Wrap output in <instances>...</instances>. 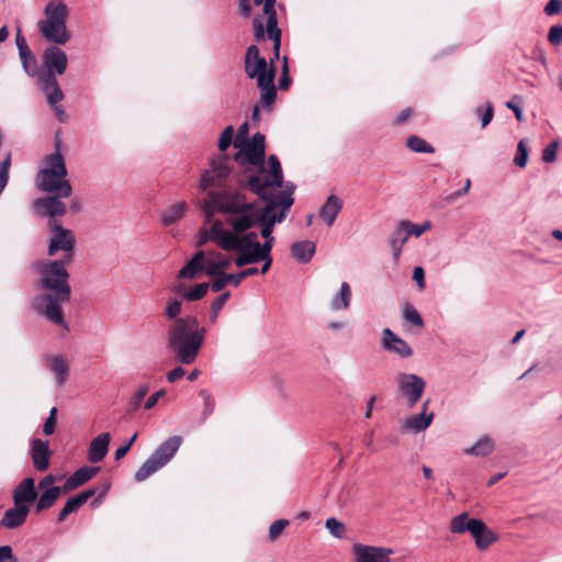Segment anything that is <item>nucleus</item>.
<instances>
[{
	"label": "nucleus",
	"mask_w": 562,
	"mask_h": 562,
	"mask_svg": "<svg viewBox=\"0 0 562 562\" xmlns=\"http://www.w3.org/2000/svg\"><path fill=\"white\" fill-rule=\"evenodd\" d=\"M268 161L272 181L265 175L250 177L246 181V186L266 202L263 207L247 198L241 180L236 189L209 192L200 203L205 226L200 228L199 246L212 241L222 249L221 241L227 234L240 239L251 233L249 229L260 225V235L266 239L263 244L273 248V227L286 217L294 202L295 187L292 183L283 187V172L276 155H270Z\"/></svg>",
	"instance_id": "nucleus-1"
},
{
	"label": "nucleus",
	"mask_w": 562,
	"mask_h": 562,
	"mask_svg": "<svg viewBox=\"0 0 562 562\" xmlns=\"http://www.w3.org/2000/svg\"><path fill=\"white\" fill-rule=\"evenodd\" d=\"M61 260H41L34 268L42 293L32 300L33 311L53 325L68 329L63 306L70 301L71 288L66 266Z\"/></svg>",
	"instance_id": "nucleus-2"
},
{
	"label": "nucleus",
	"mask_w": 562,
	"mask_h": 562,
	"mask_svg": "<svg viewBox=\"0 0 562 562\" xmlns=\"http://www.w3.org/2000/svg\"><path fill=\"white\" fill-rule=\"evenodd\" d=\"M206 329L199 326L194 316L178 317L168 327L167 347L178 361L191 364L199 356Z\"/></svg>",
	"instance_id": "nucleus-3"
},
{
	"label": "nucleus",
	"mask_w": 562,
	"mask_h": 562,
	"mask_svg": "<svg viewBox=\"0 0 562 562\" xmlns=\"http://www.w3.org/2000/svg\"><path fill=\"white\" fill-rule=\"evenodd\" d=\"M221 243L222 250L226 252H236V257L234 258L236 267L240 268L257 262H263L259 272L261 274H266L269 271L272 265L271 245L261 244L258 240L257 233H249L240 239L227 234Z\"/></svg>",
	"instance_id": "nucleus-4"
},
{
	"label": "nucleus",
	"mask_w": 562,
	"mask_h": 562,
	"mask_svg": "<svg viewBox=\"0 0 562 562\" xmlns=\"http://www.w3.org/2000/svg\"><path fill=\"white\" fill-rule=\"evenodd\" d=\"M35 186L40 192L70 196L72 187L68 180V170L65 158L60 153L59 144L56 150L47 155L35 177Z\"/></svg>",
	"instance_id": "nucleus-5"
},
{
	"label": "nucleus",
	"mask_w": 562,
	"mask_h": 562,
	"mask_svg": "<svg viewBox=\"0 0 562 562\" xmlns=\"http://www.w3.org/2000/svg\"><path fill=\"white\" fill-rule=\"evenodd\" d=\"M45 20L38 23V27L43 36L55 44L64 45L70 34L66 26V20L69 11L67 5L61 1H50L44 9Z\"/></svg>",
	"instance_id": "nucleus-6"
},
{
	"label": "nucleus",
	"mask_w": 562,
	"mask_h": 562,
	"mask_svg": "<svg viewBox=\"0 0 562 562\" xmlns=\"http://www.w3.org/2000/svg\"><path fill=\"white\" fill-rule=\"evenodd\" d=\"M182 443L180 436H172L161 442L150 457L136 471L134 480L144 482L157 471L167 465L178 452Z\"/></svg>",
	"instance_id": "nucleus-7"
},
{
	"label": "nucleus",
	"mask_w": 562,
	"mask_h": 562,
	"mask_svg": "<svg viewBox=\"0 0 562 562\" xmlns=\"http://www.w3.org/2000/svg\"><path fill=\"white\" fill-rule=\"evenodd\" d=\"M256 5L263 4V15H266V26L263 16L258 15L254 19V36L260 41L267 35L273 42V54L279 58L281 46V30L278 27L277 12L274 9L276 0H254Z\"/></svg>",
	"instance_id": "nucleus-8"
},
{
	"label": "nucleus",
	"mask_w": 562,
	"mask_h": 562,
	"mask_svg": "<svg viewBox=\"0 0 562 562\" xmlns=\"http://www.w3.org/2000/svg\"><path fill=\"white\" fill-rule=\"evenodd\" d=\"M238 148V151L235 155V161L239 165H251L255 167H259L260 171L256 176L265 175L267 176L269 181H272L271 177V168L266 170L263 168L265 162V135L261 133H256L252 135L251 139H245L244 143H240L239 146H235ZM268 167H270L268 165ZM252 175L251 177H254Z\"/></svg>",
	"instance_id": "nucleus-9"
},
{
	"label": "nucleus",
	"mask_w": 562,
	"mask_h": 562,
	"mask_svg": "<svg viewBox=\"0 0 562 562\" xmlns=\"http://www.w3.org/2000/svg\"><path fill=\"white\" fill-rule=\"evenodd\" d=\"M395 384L397 398L408 408H413L422 400L426 389V381L415 373H397Z\"/></svg>",
	"instance_id": "nucleus-10"
},
{
	"label": "nucleus",
	"mask_w": 562,
	"mask_h": 562,
	"mask_svg": "<svg viewBox=\"0 0 562 562\" xmlns=\"http://www.w3.org/2000/svg\"><path fill=\"white\" fill-rule=\"evenodd\" d=\"M49 244L47 254L54 256L57 252H64L65 257L61 261L69 262L72 260V252L76 245L75 234L61 226L56 220L48 221Z\"/></svg>",
	"instance_id": "nucleus-11"
},
{
	"label": "nucleus",
	"mask_w": 562,
	"mask_h": 562,
	"mask_svg": "<svg viewBox=\"0 0 562 562\" xmlns=\"http://www.w3.org/2000/svg\"><path fill=\"white\" fill-rule=\"evenodd\" d=\"M274 59L277 58H272L268 65L266 58L260 56L259 48L250 45L245 55V72L250 79H256L257 86L263 85V81L270 82L276 77Z\"/></svg>",
	"instance_id": "nucleus-12"
},
{
	"label": "nucleus",
	"mask_w": 562,
	"mask_h": 562,
	"mask_svg": "<svg viewBox=\"0 0 562 562\" xmlns=\"http://www.w3.org/2000/svg\"><path fill=\"white\" fill-rule=\"evenodd\" d=\"M231 172V158L221 154L211 160L210 169H206L200 180V188L206 190L210 187L220 184Z\"/></svg>",
	"instance_id": "nucleus-13"
},
{
	"label": "nucleus",
	"mask_w": 562,
	"mask_h": 562,
	"mask_svg": "<svg viewBox=\"0 0 562 562\" xmlns=\"http://www.w3.org/2000/svg\"><path fill=\"white\" fill-rule=\"evenodd\" d=\"M68 196H59L58 194H49L47 196L37 198L33 201L32 206L38 216H46L55 220L57 216H64L67 213V206L61 199Z\"/></svg>",
	"instance_id": "nucleus-14"
},
{
	"label": "nucleus",
	"mask_w": 562,
	"mask_h": 562,
	"mask_svg": "<svg viewBox=\"0 0 562 562\" xmlns=\"http://www.w3.org/2000/svg\"><path fill=\"white\" fill-rule=\"evenodd\" d=\"M429 403V400L425 401L420 413L409 415L401 423L403 432L417 435L429 428L435 418V413L428 411Z\"/></svg>",
	"instance_id": "nucleus-15"
},
{
	"label": "nucleus",
	"mask_w": 562,
	"mask_h": 562,
	"mask_svg": "<svg viewBox=\"0 0 562 562\" xmlns=\"http://www.w3.org/2000/svg\"><path fill=\"white\" fill-rule=\"evenodd\" d=\"M351 550L356 562H389L393 554V550L390 548L362 543H353Z\"/></svg>",
	"instance_id": "nucleus-16"
},
{
	"label": "nucleus",
	"mask_w": 562,
	"mask_h": 562,
	"mask_svg": "<svg viewBox=\"0 0 562 562\" xmlns=\"http://www.w3.org/2000/svg\"><path fill=\"white\" fill-rule=\"evenodd\" d=\"M45 368L54 375L55 383L63 386L69 379L70 362L63 355H49L44 358Z\"/></svg>",
	"instance_id": "nucleus-17"
},
{
	"label": "nucleus",
	"mask_w": 562,
	"mask_h": 562,
	"mask_svg": "<svg viewBox=\"0 0 562 562\" xmlns=\"http://www.w3.org/2000/svg\"><path fill=\"white\" fill-rule=\"evenodd\" d=\"M381 347L400 358H409L413 355L411 346L390 328L382 330Z\"/></svg>",
	"instance_id": "nucleus-18"
},
{
	"label": "nucleus",
	"mask_w": 562,
	"mask_h": 562,
	"mask_svg": "<svg viewBox=\"0 0 562 562\" xmlns=\"http://www.w3.org/2000/svg\"><path fill=\"white\" fill-rule=\"evenodd\" d=\"M67 55L57 46H49L43 53L45 74L63 75L67 69Z\"/></svg>",
	"instance_id": "nucleus-19"
},
{
	"label": "nucleus",
	"mask_w": 562,
	"mask_h": 562,
	"mask_svg": "<svg viewBox=\"0 0 562 562\" xmlns=\"http://www.w3.org/2000/svg\"><path fill=\"white\" fill-rule=\"evenodd\" d=\"M471 536L475 541L479 550L487 549L492 543L497 540V536L492 531L484 521L480 519H471Z\"/></svg>",
	"instance_id": "nucleus-20"
},
{
	"label": "nucleus",
	"mask_w": 562,
	"mask_h": 562,
	"mask_svg": "<svg viewBox=\"0 0 562 562\" xmlns=\"http://www.w3.org/2000/svg\"><path fill=\"white\" fill-rule=\"evenodd\" d=\"M50 450L48 441L34 439L31 442V458L35 470L43 472L49 467Z\"/></svg>",
	"instance_id": "nucleus-21"
},
{
	"label": "nucleus",
	"mask_w": 562,
	"mask_h": 562,
	"mask_svg": "<svg viewBox=\"0 0 562 562\" xmlns=\"http://www.w3.org/2000/svg\"><path fill=\"white\" fill-rule=\"evenodd\" d=\"M205 273L207 276H216L228 269L234 259L225 254L216 250L205 251Z\"/></svg>",
	"instance_id": "nucleus-22"
},
{
	"label": "nucleus",
	"mask_w": 562,
	"mask_h": 562,
	"mask_svg": "<svg viewBox=\"0 0 562 562\" xmlns=\"http://www.w3.org/2000/svg\"><path fill=\"white\" fill-rule=\"evenodd\" d=\"M38 81L49 105L59 103L64 99V93L54 74H43Z\"/></svg>",
	"instance_id": "nucleus-23"
},
{
	"label": "nucleus",
	"mask_w": 562,
	"mask_h": 562,
	"mask_svg": "<svg viewBox=\"0 0 562 562\" xmlns=\"http://www.w3.org/2000/svg\"><path fill=\"white\" fill-rule=\"evenodd\" d=\"M110 441L111 435L109 432H102L94 437L88 448V460L91 463L102 461L108 454Z\"/></svg>",
	"instance_id": "nucleus-24"
},
{
	"label": "nucleus",
	"mask_w": 562,
	"mask_h": 562,
	"mask_svg": "<svg viewBox=\"0 0 562 562\" xmlns=\"http://www.w3.org/2000/svg\"><path fill=\"white\" fill-rule=\"evenodd\" d=\"M37 497L35 483L32 477L24 479L13 492V501L15 505H26L33 503Z\"/></svg>",
	"instance_id": "nucleus-25"
},
{
	"label": "nucleus",
	"mask_w": 562,
	"mask_h": 562,
	"mask_svg": "<svg viewBox=\"0 0 562 562\" xmlns=\"http://www.w3.org/2000/svg\"><path fill=\"white\" fill-rule=\"evenodd\" d=\"M205 251L199 250L194 256L180 269L178 278L195 279L201 272L205 271Z\"/></svg>",
	"instance_id": "nucleus-26"
},
{
	"label": "nucleus",
	"mask_w": 562,
	"mask_h": 562,
	"mask_svg": "<svg viewBox=\"0 0 562 562\" xmlns=\"http://www.w3.org/2000/svg\"><path fill=\"white\" fill-rule=\"evenodd\" d=\"M342 206V200L336 194H330L319 209V217L330 227L335 223Z\"/></svg>",
	"instance_id": "nucleus-27"
},
{
	"label": "nucleus",
	"mask_w": 562,
	"mask_h": 562,
	"mask_svg": "<svg viewBox=\"0 0 562 562\" xmlns=\"http://www.w3.org/2000/svg\"><path fill=\"white\" fill-rule=\"evenodd\" d=\"M100 471L99 467H82L71 474L63 486L64 492L72 491L91 480Z\"/></svg>",
	"instance_id": "nucleus-28"
},
{
	"label": "nucleus",
	"mask_w": 562,
	"mask_h": 562,
	"mask_svg": "<svg viewBox=\"0 0 562 562\" xmlns=\"http://www.w3.org/2000/svg\"><path fill=\"white\" fill-rule=\"evenodd\" d=\"M30 509L26 505H14V507L5 510L1 525L9 529L20 527L26 520Z\"/></svg>",
	"instance_id": "nucleus-29"
},
{
	"label": "nucleus",
	"mask_w": 562,
	"mask_h": 562,
	"mask_svg": "<svg viewBox=\"0 0 562 562\" xmlns=\"http://www.w3.org/2000/svg\"><path fill=\"white\" fill-rule=\"evenodd\" d=\"M188 210V204L184 201L177 202L165 207L159 213L160 223L162 226L168 227L180 221Z\"/></svg>",
	"instance_id": "nucleus-30"
},
{
	"label": "nucleus",
	"mask_w": 562,
	"mask_h": 562,
	"mask_svg": "<svg viewBox=\"0 0 562 562\" xmlns=\"http://www.w3.org/2000/svg\"><path fill=\"white\" fill-rule=\"evenodd\" d=\"M95 494L94 488H89L82 491L74 497H70L65 503L64 507L60 509L58 514V520L63 521L65 518L71 513L77 512L89 498H91Z\"/></svg>",
	"instance_id": "nucleus-31"
},
{
	"label": "nucleus",
	"mask_w": 562,
	"mask_h": 562,
	"mask_svg": "<svg viewBox=\"0 0 562 562\" xmlns=\"http://www.w3.org/2000/svg\"><path fill=\"white\" fill-rule=\"evenodd\" d=\"M352 299L351 288L348 282L340 284L339 291L333 295L329 307L334 312L345 311L350 307Z\"/></svg>",
	"instance_id": "nucleus-32"
},
{
	"label": "nucleus",
	"mask_w": 562,
	"mask_h": 562,
	"mask_svg": "<svg viewBox=\"0 0 562 562\" xmlns=\"http://www.w3.org/2000/svg\"><path fill=\"white\" fill-rule=\"evenodd\" d=\"M315 251L316 245L311 240L296 241L291 246V255L300 263L310 262Z\"/></svg>",
	"instance_id": "nucleus-33"
},
{
	"label": "nucleus",
	"mask_w": 562,
	"mask_h": 562,
	"mask_svg": "<svg viewBox=\"0 0 562 562\" xmlns=\"http://www.w3.org/2000/svg\"><path fill=\"white\" fill-rule=\"evenodd\" d=\"M210 289V283L202 282L192 288H187L183 284H177L173 291L181 295L187 301H198L204 297Z\"/></svg>",
	"instance_id": "nucleus-34"
},
{
	"label": "nucleus",
	"mask_w": 562,
	"mask_h": 562,
	"mask_svg": "<svg viewBox=\"0 0 562 562\" xmlns=\"http://www.w3.org/2000/svg\"><path fill=\"white\" fill-rule=\"evenodd\" d=\"M495 449V442L490 436L480 437L471 447L464 449V454L484 458Z\"/></svg>",
	"instance_id": "nucleus-35"
},
{
	"label": "nucleus",
	"mask_w": 562,
	"mask_h": 562,
	"mask_svg": "<svg viewBox=\"0 0 562 562\" xmlns=\"http://www.w3.org/2000/svg\"><path fill=\"white\" fill-rule=\"evenodd\" d=\"M64 491V488L59 486H53L44 490V492L41 494L37 503H36V510L42 512L44 509L49 508L55 501L59 497L60 493Z\"/></svg>",
	"instance_id": "nucleus-36"
},
{
	"label": "nucleus",
	"mask_w": 562,
	"mask_h": 562,
	"mask_svg": "<svg viewBox=\"0 0 562 562\" xmlns=\"http://www.w3.org/2000/svg\"><path fill=\"white\" fill-rule=\"evenodd\" d=\"M471 519L469 518L468 513H462L456 517H453L450 521L449 529L452 533H463L465 531H471Z\"/></svg>",
	"instance_id": "nucleus-37"
},
{
	"label": "nucleus",
	"mask_w": 562,
	"mask_h": 562,
	"mask_svg": "<svg viewBox=\"0 0 562 562\" xmlns=\"http://www.w3.org/2000/svg\"><path fill=\"white\" fill-rule=\"evenodd\" d=\"M260 89V101L262 105L270 106L277 97V90L274 87V78H271L270 82H265L261 86H257Z\"/></svg>",
	"instance_id": "nucleus-38"
},
{
	"label": "nucleus",
	"mask_w": 562,
	"mask_h": 562,
	"mask_svg": "<svg viewBox=\"0 0 562 562\" xmlns=\"http://www.w3.org/2000/svg\"><path fill=\"white\" fill-rule=\"evenodd\" d=\"M406 146L414 153L432 154L435 151L429 143L416 135L407 138Z\"/></svg>",
	"instance_id": "nucleus-39"
},
{
	"label": "nucleus",
	"mask_w": 562,
	"mask_h": 562,
	"mask_svg": "<svg viewBox=\"0 0 562 562\" xmlns=\"http://www.w3.org/2000/svg\"><path fill=\"white\" fill-rule=\"evenodd\" d=\"M325 528L336 539H345L347 529L344 522L339 521L335 517H329L325 521Z\"/></svg>",
	"instance_id": "nucleus-40"
},
{
	"label": "nucleus",
	"mask_w": 562,
	"mask_h": 562,
	"mask_svg": "<svg viewBox=\"0 0 562 562\" xmlns=\"http://www.w3.org/2000/svg\"><path fill=\"white\" fill-rule=\"evenodd\" d=\"M408 234V236H414L416 238L420 237L425 232L429 231L431 228V222L425 221L422 224H415L408 220L401 221Z\"/></svg>",
	"instance_id": "nucleus-41"
},
{
	"label": "nucleus",
	"mask_w": 562,
	"mask_h": 562,
	"mask_svg": "<svg viewBox=\"0 0 562 562\" xmlns=\"http://www.w3.org/2000/svg\"><path fill=\"white\" fill-rule=\"evenodd\" d=\"M402 317L405 322L416 327H423L424 321L419 312L412 305L406 304L402 311Z\"/></svg>",
	"instance_id": "nucleus-42"
},
{
	"label": "nucleus",
	"mask_w": 562,
	"mask_h": 562,
	"mask_svg": "<svg viewBox=\"0 0 562 562\" xmlns=\"http://www.w3.org/2000/svg\"><path fill=\"white\" fill-rule=\"evenodd\" d=\"M12 162L11 153H7L4 159L0 162V195L8 186L10 178V168Z\"/></svg>",
	"instance_id": "nucleus-43"
},
{
	"label": "nucleus",
	"mask_w": 562,
	"mask_h": 562,
	"mask_svg": "<svg viewBox=\"0 0 562 562\" xmlns=\"http://www.w3.org/2000/svg\"><path fill=\"white\" fill-rule=\"evenodd\" d=\"M409 236L403 225L402 222H398V224L395 226L393 232L391 233L389 237V244L403 246L407 243Z\"/></svg>",
	"instance_id": "nucleus-44"
},
{
	"label": "nucleus",
	"mask_w": 562,
	"mask_h": 562,
	"mask_svg": "<svg viewBox=\"0 0 562 562\" xmlns=\"http://www.w3.org/2000/svg\"><path fill=\"white\" fill-rule=\"evenodd\" d=\"M229 296L228 292H225L217 296L213 302L211 303V315H210V323L215 324L217 321V316L224 304L226 303L227 299Z\"/></svg>",
	"instance_id": "nucleus-45"
},
{
	"label": "nucleus",
	"mask_w": 562,
	"mask_h": 562,
	"mask_svg": "<svg viewBox=\"0 0 562 562\" xmlns=\"http://www.w3.org/2000/svg\"><path fill=\"white\" fill-rule=\"evenodd\" d=\"M290 525L288 519H278L273 521L269 527L268 539L273 542L278 539V537L284 531V529Z\"/></svg>",
	"instance_id": "nucleus-46"
},
{
	"label": "nucleus",
	"mask_w": 562,
	"mask_h": 562,
	"mask_svg": "<svg viewBox=\"0 0 562 562\" xmlns=\"http://www.w3.org/2000/svg\"><path fill=\"white\" fill-rule=\"evenodd\" d=\"M475 114L481 119V126L484 128L486 127L493 120L494 116V109L492 103L487 102L483 108H476Z\"/></svg>",
	"instance_id": "nucleus-47"
},
{
	"label": "nucleus",
	"mask_w": 562,
	"mask_h": 562,
	"mask_svg": "<svg viewBox=\"0 0 562 562\" xmlns=\"http://www.w3.org/2000/svg\"><path fill=\"white\" fill-rule=\"evenodd\" d=\"M233 134H234V128L232 125L226 126L224 128V131L222 132V134L218 138V144H217L218 149L222 153L225 151L231 146L232 143L234 144Z\"/></svg>",
	"instance_id": "nucleus-48"
},
{
	"label": "nucleus",
	"mask_w": 562,
	"mask_h": 562,
	"mask_svg": "<svg viewBox=\"0 0 562 562\" xmlns=\"http://www.w3.org/2000/svg\"><path fill=\"white\" fill-rule=\"evenodd\" d=\"M182 311V303L179 300H169L165 306V316L169 319H173L180 315Z\"/></svg>",
	"instance_id": "nucleus-49"
},
{
	"label": "nucleus",
	"mask_w": 562,
	"mask_h": 562,
	"mask_svg": "<svg viewBox=\"0 0 562 562\" xmlns=\"http://www.w3.org/2000/svg\"><path fill=\"white\" fill-rule=\"evenodd\" d=\"M259 273V269L256 268V267H250V268H247V269H244L241 270L240 272L238 273H229V277L228 279H231V283L234 284L235 286L239 285V283L245 279V278H248V277H251V276H255Z\"/></svg>",
	"instance_id": "nucleus-50"
},
{
	"label": "nucleus",
	"mask_w": 562,
	"mask_h": 562,
	"mask_svg": "<svg viewBox=\"0 0 562 562\" xmlns=\"http://www.w3.org/2000/svg\"><path fill=\"white\" fill-rule=\"evenodd\" d=\"M528 161V150L525 146V140L521 139L517 145V153L514 162L519 168H525Z\"/></svg>",
	"instance_id": "nucleus-51"
},
{
	"label": "nucleus",
	"mask_w": 562,
	"mask_h": 562,
	"mask_svg": "<svg viewBox=\"0 0 562 562\" xmlns=\"http://www.w3.org/2000/svg\"><path fill=\"white\" fill-rule=\"evenodd\" d=\"M148 390H149V387H148L147 384H139L136 387V390H135V392L132 395L131 401H130V404H131L133 409H136L140 405L142 401L144 400V397L148 393Z\"/></svg>",
	"instance_id": "nucleus-52"
},
{
	"label": "nucleus",
	"mask_w": 562,
	"mask_h": 562,
	"mask_svg": "<svg viewBox=\"0 0 562 562\" xmlns=\"http://www.w3.org/2000/svg\"><path fill=\"white\" fill-rule=\"evenodd\" d=\"M212 278H214V280L212 281V283L210 284V288L212 289V291L214 292H220L221 290H223L228 283H231V279H228L229 277V273H224V272H221L216 276H211Z\"/></svg>",
	"instance_id": "nucleus-53"
},
{
	"label": "nucleus",
	"mask_w": 562,
	"mask_h": 562,
	"mask_svg": "<svg viewBox=\"0 0 562 562\" xmlns=\"http://www.w3.org/2000/svg\"><path fill=\"white\" fill-rule=\"evenodd\" d=\"M20 58H21L22 66L25 70V72H27L31 76H34L37 70V64H36V59L32 55L31 50L29 49V54H26L24 56L20 55Z\"/></svg>",
	"instance_id": "nucleus-54"
},
{
	"label": "nucleus",
	"mask_w": 562,
	"mask_h": 562,
	"mask_svg": "<svg viewBox=\"0 0 562 562\" xmlns=\"http://www.w3.org/2000/svg\"><path fill=\"white\" fill-rule=\"evenodd\" d=\"M548 41L554 46H558L562 43V25L559 24L550 27L548 33Z\"/></svg>",
	"instance_id": "nucleus-55"
},
{
	"label": "nucleus",
	"mask_w": 562,
	"mask_h": 562,
	"mask_svg": "<svg viewBox=\"0 0 562 562\" xmlns=\"http://www.w3.org/2000/svg\"><path fill=\"white\" fill-rule=\"evenodd\" d=\"M558 143L552 142L542 151V160L544 162H553L557 158Z\"/></svg>",
	"instance_id": "nucleus-56"
},
{
	"label": "nucleus",
	"mask_w": 562,
	"mask_h": 562,
	"mask_svg": "<svg viewBox=\"0 0 562 562\" xmlns=\"http://www.w3.org/2000/svg\"><path fill=\"white\" fill-rule=\"evenodd\" d=\"M56 413H57V408L53 407L49 412V416L47 417V419L45 420V423L43 425V432L46 436H50L55 431V415H56Z\"/></svg>",
	"instance_id": "nucleus-57"
},
{
	"label": "nucleus",
	"mask_w": 562,
	"mask_h": 562,
	"mask_svg": "<svg viewBox=\"0 0 562 562\" xmlns=\"http://www.w3.org/2000/svg\"><path fill=\"white\" fill-rule=\"evenodd\" d=\"M289 67H288V58L286 57H283V63H282V74H281V77L279 79V88L281 90L283 89H286L290 85V77H289Z\"/></svg>",
	"instance_id": "nucleus-58"
},
{
	"label": "nucleus",
	"mask_w": 562,
	"mask_h": 562,
	"mask_svg": "<svg viewBox=\"0 0 562 562\" xmlns=\"http://www.w3.org/2000/svg\"><path fill=\"white\" fill-rule=\"evenodd\" d=\"M251 11H252V8H251L250 0H238L237 1V12L241 18H244V19L249 18L251 14Z\"/></svg>",
	"instance_id": "nucleus-59"
},
{
	"label": "nucleus",
	"mask_w": 562,
	"mask_h": 562,
	"mask_svg": "<svg viewBox=\"0 0 562 562\" xmlns=\"http://www.w3.org/2000/svg\"><path fill=\"white\" fill-rule=\"evenodd\" d=\"M136 438H137V434H134L125 445H123L116 449V451L114 453L115 460H121L123 457H125V454L130 451V449H131L132 445L134 443V441L136 440Z\"/></svg>",
	"instance_id": "nucleus-60"
},
{
	"label": "nucleus",
	"mask_w": 562,
	"mask_h": 562,
	"mask_svg": "<svg viewBox=\"0 0 562 562\" xmlns=\"http://www.w3.org/2000/svg\"><path fill=\"white\" fill-rule=\"evenodd\" d=\"M248 135V123L244 122L237 130L235 138H234V146H239L240 143H244L245 139H247Z\"/></svg>",
	"instance_id": "nucleus-61"
},
{
	"label": "nucleus",
	"mask_w": 562,
	"mask_h": 562,
	"mask_svg": "<svg viewBox=\"0 0 562 562\" xmlns=\"http://www.w3.org/2000/svg\"><path fill=\"white\" fill-rule=\"evenodd\" d=\"M562 10V0H549L544 7V12L548 15L560 13Z\"/></svg>",
	"instance_id": "nucleus-62"
},
{
	"label": "nucleus",
	"mask_w": 562,
	"mask_h": 562,
	"mask_svg": "<svg viewBox=\"0 0 562 562\" xmlns=\"http://www.w3.org/2000/svg\"><path fill=\"white\" fill-rule=\"evenodd\" d=\"M413 280L417 283L419 290L425 289V271L422 267H415L413 270Z\"/></svg>",
	"instance_id": "nucleus-63"
},
{
	"label": "nucleus",
	"mask_w": 562,
	"mask_h": 562,
	"mask_svg": "<svg viewBox=\"0 0 562 562\" xmlns=\"http://www.w3.org/2000/svg\"><path fill=\"white\" fill-rule=\"evenodd\" d=\"M0 562H18L10 546L0 547Z\"/></svg>",
	"instance_id": "nucleus-64"
}]
</instances>
